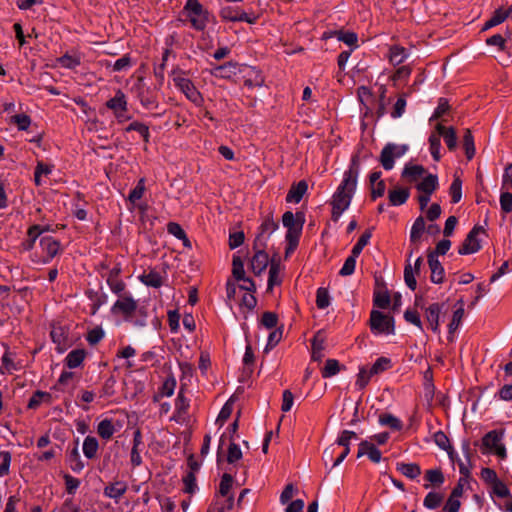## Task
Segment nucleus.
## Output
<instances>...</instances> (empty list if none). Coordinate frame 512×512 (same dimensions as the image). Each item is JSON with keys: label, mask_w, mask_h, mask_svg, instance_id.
<instances>
[{"label": "nucleus", "mask_w": 512, "mask_h": 512, "mask_svg": "<svg viewBox=\"0 0 512 512\" xmlns=\"http://www.w3.org/2000/svg\"><path fill=\"white\" fill-rule=\"evenodd\" d=\"M226 509H231L234 506V496L235 493L233 492V484L234 480L233 477L226 473Z\"/></svg>", "instance_id": "864d4df0"}, {"label": "nucleus", "mask_w": 512, "mask_h": 512, "mask_svg": "<svg viewBox=\"0 0 512 512\" xmlns=\"http://www.w3.org/2000/svg\"><path fill=\"white\" fill-rule=\"evenodd\" d=\"M261 15L260 12L254 11L251 7L245 10L239 6H226V21L255 24L260 19Z\"/></svg>", "instance_id": "0eeeda50"}, {"label": "nucleus", "mask_w": 512, "mask_h": 512, "mask_svg": "<svg viewBox=\"0 0 512 512\" xmlns=\"http://www.w3.org/2000/svg\"><path fill=\"white\" fill-rule=\"evenodd\" d=\"M301 232L302 229L300 226H298L296 229L293 228L292 230H287L285 238L292 250H295L297 247Z\"/></svg>", "instance_id": "69168bd1"}, {"label": "nucleus", "mask_w": 512, "mask_h": 512, "mask_svg": "<svg viewBox=\"0 0 512 512\" xmlns=\"http://www.w3.org/2000/svg\"><path fill=\"white\" fill-rule=\"evenodd\" d=\"M389 62L390 64H402L408 57L407 49L399 46L393 45L389 48Z\"/></svg>", "instance_id": "cd10ccee"}, {"label": "nucleus", "mask_w": 512, "mask_h": 512, "mask_svg": "<svg viewBox=\"0 0 512 512\" xmlns=\"http://www.w3.org/2000/svg\"><path fill=\"white\" fill-rule=\"evenodd\" d=\"M372 376L373 375H370V370H367L364 367L360 368L359 373L357 375L356 382H355V386L359 390L364 389L368 385Z\"/></svg>", "instance_id": "052dcab7"}, {"label": "nucleus", "mask_w": 512, "mask_h": 512, "mask_svg": "<svg viewBox=\"0 0 512 512\" xmlns=\"http://www.w3.org/2000/svg\"><path fill=\"white\" fill-rule=\"evenodd\" d=\"M428 265L431 270V281L435 284L442 283L444 280L445 270L440 261L436 258V253L428 254Z\"/></svg>", "instance_id": "ddd939ff"}, {"label": "nucleus", "mask_w": 512, "mask_h": 512, "mask_svg": "<svg viewBox=\"0 0 512 512\" xmlns=\"http://www.w3.org/2000/svg\"><path fill=\"white\" fill-rule=\"evenodd\" d=\"M481 232H484L483 227L474 226L459 247L458 253L460 255H469L478 252L481 249L480 240L478 239V235Z\"/></svg>", "instance_id": "6e6552de"}, {"label": "nucleus", "mask_w": 512, "mask_h": 512, "mask_svg": "<svg viewBox=\"0 0 512 512\" xmlns=\"http://www.w3.org/2000/svg\"><path fill=\"white\" fill-rule=\"evenodd\" d=\"M243 457L242 450L238 444L235 443V438L230 436V443L226 450V463L235 464Z\"/></svg>", "instance_id": "393cba45"}, {"label": "nucleus", "mask_w": 512, "mask_h": 512, "mask_svg": "<svg viewBox=\"0 0 512 512\" xmlns=\"http://www.w3.org/2000/svg\"><path fill=\"white\" fill-rule=\"evenodd\" d=\"M103 337V329L100 326H97L88 332L86 339L90 345H96L102 340Z\"/></svg>", "instance_id": "774afa93"}, {"label": "nucleus", "mask_w": 512, "mask_h": 512, "mask_svg": "<svg viewBox=\"0 0 512 512\" xmlns=\"http://www.w3.org/2000/svg\"><path fill=\"white\" fill-rule=\"evenodd\" d=\"M281 284V278H280V267L276 263H272L269 268V275H268V289H272L276 285Z\"/></svg>", "instance_id": "8fccbe9b"}, {"label": "nucleus", "mask_w": 512, "mask_h": 512, "mask_svg": "<svg viewBox=\"0 0 512 512\" xmlns=\"http://www.w3.org/2000/svg\"><path fill=\"white\" fill-rule=\"evenodd\" d=\"M11 122L16 124L19 130H27L31 124V118L27 114H16L11 117Z\"/></svg>", "instance_id": "e2e57ef3"}, {"label": "nucleus", "mask_w": 512, "mask_h": 512, "mask_svg": "<svg viewBox=\"0 0 512 512\" xmlns=\"http://www.w3.org/2000/svg\"><path fill=\"white\" fill-rule=\"evenodd\" d=\"M307 189H308V184L305 180H301L299 181L297 184L293 185L287 196H286V201L287 202H293V203H299L304 194L307 192Z\"/></svg>", "instance_id": "412c9836"}, {"label": "nucleus", "mask_w": 512, "mask_h": 512, "mask_svg": "<svg viewBox=\"0 0 512 512\" xmlns=\"http://www.w3.org/2000/svg\"><path fill=\"white\" fill-rule=\"evenodd\" d=\"M436 130L440 133V136L443 138L446 146L450 151H453L457 147V136L456 131L453 127H445L442 124L436 125Z\"/></svg>", "instance_id": "f3484780"}, {"label": "nucleus", "mask_w": 512, "mask_h": 512, "mask_svg": "<svg viewBox=\"0 0 512 512\" xmlns=\"http://www.w3.org/2000/svg\"><path fill=\"white\" fill-rule=\"evenodd\" d=\"M449 195L451 196V202L453 204L460 202L462 198V180L457 175L454 176V179L450 185Z\"/></svg>", "instance_id": "a19ab883"}, {"label": "nucleus", "mask_w": 512, "mask_h": 512, "mask_svg": "<svg viewBox=\"0 0 512 512\" xmlns=\"http://www.w3.org/2000/svg\"><path fill=\"white\" fill-rule=\"evenodd\" d=\"M340 371L339 362L335 359H328L322 369V377L330 378Z\"/></svg>", "instance_id": "3c124183"}, {"label": "nucleus", "mask_w": 512, "mask_h": 512, "mask_svg": "<svg viewBox=\"0 0 512 512\" xmlns=\"http://www.w3.org/2000/svg\"><path fill=\"white\" fill-rule=\"evenodd\" d=\"M245 241V234L243 230L232 228L229 231V247L236 249L240 247Z\"/></svg>", "instance_id": "c03bdc74"}, {"label": "nucleus", "mask_w": 512, "mask_h": 512, "mask_svg": "<svg viewBox=\"0 0 512 512\" xmlns=\"http://www.w3.org/2000/svg\"><path fill=\"white\" fill-rule=\"evenodd\" d=\"M145 191V178H140L136 187L130 192L128 196V200L131 203H135L137 200H140Z\"/></svg>", "instance_id": "bf43d9fd"}, {"label": "nucleus", "mask_w": 512, "mask_h": 512, "mask_svg": "<svg viewBox=\"0 0 512 512\" xmlns=\"http://www.w3.org/2000/svg\"><path fill=\"white\" fill-rule=\"evenodd\" d=\"M324 341L315 336L312 341V359L320 361L323 357Z\"/></svg>", "instance_id": "680f3d73"}, {"label": "nucleus", "mask_w": 512, "mask_h": 512, "mask_svg": "<svg viewBox=\"0 0 512 512\" xmlns=\"http://www.w3.org/2000/svg\"><path fill=\"white\" fill-rule=\"evenodd\" d=\"M397 470L409 479H416L421 474V468L416 463H397Z\"/></svg>", "instance_id": "7c9ffc66"}, {"label": "nucleus", "mask_w": 512, "mask_h": 512, "mask_svg": "<svg viewBox=\"0 0 512 512\" xmlns=\"http://www.w3.org/2000/svg\"><path fill=\"white\" fill-rule=\"evenodd\" d=\"M440 313L441 305L439 303H432L426 309V319L434 332L438 331Z\"/></svg>", "instance_id": "5701e85b"}, {"label": "nucleus", "mask_w": 512, "mask_h": 512, "mask_svg": "<svg viewBox=\"0 0 512 512\" xmlns=\"http://www.w3.org/2000/svg\"><path fill=\"white\" fill-rule=\"evenodd\" d=\"M232 275L234 279H241L243 275H245L244 262L242 258L236 254H234L232 261Z\"/></svg>", "instance_id": "4d7b16f0"}, {"label": "nucleus", "mask_w": 512, "mask_h": 512, "mask_svg": "<svg viewBox=\"0 0 512 512\" xmlns=\"http://www.w3.org/2000/svg\"><path fill=\"white\" fill-rule=\"evenodd\" d=\"M139 279L145 285L153 287V288H159L163 284L162 276L157 271H154V270H151L147 274H142L139 277Z\"/></svg>", "instance_id": "72a5a7b5"}, {"label": "nucleus", "mask_w": 512, "mask_h": 512, "mask_svg": "<svg viewBox=\"0 0 512 512\" xmlns=\"http://www.w3.org/2000/svg\"><path fill=\"white\" fill-rule=\"evenodd\" d=\"M491 498L503 512H512V494L508 486L501 480L491 486Z\"/></svg>", "instance_id": "423d86ee"}, {"label": "nucleus", "mask_w": 512, "mask_h": 512, "mask_svg": "<svg viewBox=\"0 0 512 512\" xmlns=\"http://www.w3.org/2000/svg\"><path fill=\"white\" fill-rule=\"evenodd\" d=\"M269 256L260 248L251 259V269L255 275H260L268 266Z\"/></svg>", "instance_id": "dca6fc26"}, {"label": "nucleus", "mask_w": 512, "mask_h": 512, "mask_svg": "<svg viewBox=\"0 0 512 512\" xmlns=\"http://www.w3.org/2000/svg\"><path fill=\"white\" fill-rule=\"evenodd\" d=\"M391 302L390 294L387 290H379L374 292L373 304L379 309H386Z\"/></svg>", "instance_id": "ea45409f"}, {"label": "nucleus", "mask_w": 512, "mask_h": 512, "mask_svg": "<svg viewBox=\"0 0 512 512\" xmlns=\"http://www.w3.org/2000/svg\"><path fill=\"white\" fill-rule=\"evenodd\" d=\"M188 409L189 401L184 397V388L181 387L175 403V413L171 420L181 424L188 423L190 420Z\"/></svg>", "instance_id": "9d476101"}, {"label": "nucleus", "mask_w": 512, "mask_h": 512, "mask_svg": "<svg viewBox=\"0 0 512 512\" xmlns=\"http://www.w3.org/2000/svg\"><path fill=\"white\" fill-rule=\"evenodd\" d=\"M249 72L245 75V85L248 87H262L264 85V77L257 70V66H248Z\"/></svg>", "instance_id": "a878e982"}, {"label": "nucleus", "mask_w": 512, "mask_h": 512, "mask_svg": "<svg viewBox=\"0 0 512 512\" xmlns=\"http://www.w3.org/2000/svg\"><path fill=\"white\" fill-rule=\"evenodd\" d=\"M409 190L407 188H398L389 191V201L392 206H400L406 203L409 198Z\"/></svg>", "instance_id": "c85d7f7f"}, {"label": "nucleus", "mask_w": 512, "mask_h": 512, "mask_svg": "<svg viewBox=\"0 0 512 512\" xmlns=\"http://www.w3.org/2000/svg\"><path fill=\"white\" fill-rule=\"evenodd\" d=\"M358 257L352 253L346 258L343 266L341 267L339 274L341 276H350L354 273L356 267V259Z\"/></svg>", "instance_id": "5fc2aeb1"}, {"label": "nucleus", "mask_w": 512, "mask_h": 512, "mask_svg": "<svg viewBox=\"0 0 512 512\" xmlns=\"http://www.w3.org/2000/svg\"><path fill=\"white\" fill-rule=\"evenodd\" d=\"M417 273L412 268V265L408 263L404 268V281L408 288L414 291L417 287L416 276Z\"/></svg>", "instance_id": "603ef678"}, {"label": "nucleus", "mask_w": 512, "mask_h": 512, "mask_svg": "<svg viewBox=\"0 0 512 512\" xmlns=\"http://www.w3.org/2000/svg\"><path fill=\"white\" fill-rule=\"evenodd\" d=\"M40 244L43 247V250L46 251L49 259L55 257L59 252L60 243L52 237H43Z\"/></svg>", "instance_id": "c9c22d12"}, {"label": "nucleus", "mask_w": 512, "mask_h": 512, "mask_svg": "<svg viewBox=\"0 0 512 512\" xmlns=\"http://www.w3.org/2000/svg\"><path fill=\"white\" fill-rule=\"evenodd\" d=\"M463 316H464V303L462 300H459L456 304V309L453 312L451 322L449 323V326H448L450 334L458 329Z\"/></svg>", "instance_id": "f704fd0d"}, {"label": "nucleus", "mask_w": 512, "mask_h": 512, "mask_svg": "<svg viewBox=\"0 0 512 512\" xmlns=\"http://www.w3.org/2000/svg\"><path fill=\"white\" fill-rule=\"evenodd\" d=\"M406 105H407V102H406L405 95H402L395 102L393 111L391 112V117L393 119L400 118L405 113Z\"/></svg>", "instance_id": "0e129e2a"}, {"label": "nucleus", "mask_w": 512, "mask_h": 512, "mask_svg": "<svg viewBox=\"0 0 512 512\" xmlns=\"http://www.w3.org/2000/svg\"><path fill=\"white\" fill-rule=\"evenodd\" d=\"M424 231L425 220L422 216H419L415 219L410 230V242L412 245H415V249H417V243L420 241Z\"/></svg>", "instance_id": "b1692460"}, {"label": "nucleus", "mask_w": 512, "mask_h": 512, "mask_svg": "<svg viewBox=\"0 0 512 512\" xmlns=\"http://www.w3.org/2000/svg\"><path fill=\"white\" fill-rule=\"evenodd\" d=\"M359 174L360 159L358 155H353L347 170L343 173L341 183L331 197V219L334 222H337L342 214L349 208L357 189Z\"/></svg>", "instance_id": "f257e3e1"}, {"label": "nucleus", "mask_w": 512, "mask_h": 512, "mask_svg": "<svg viewBox=\"0 0 512 512\" xmlns=\"http://www.w3.org/2000/svg\"><path fill=\"white\" fill-rule=\"evenodd\" d=\"M500 207L506 214L512 211V193L509 190L501 192Z\"/></svg>", "instance_id": "338daca9"}, {"label": "nucleus", "mask_w": 512, "mask_h": 512, "mask_svg": "<svg viewBox=\"0 0 512 512\" xmlns=\"http://www.w3.org/2000/svg\"><path fill=\"white\" fill-rule=\"evenodd\" d=\"M364 455H367L374 463H379L382 459L381 451L374 444L366 440L360 442L357 457L360 458Z\"/></svg>", "instance_id": "4468645a"}, {"label": "nucleus", "mask_w": 512, "mask_h": 512, "mask_svg": "<svg viewBox=\"0 0 512 512\" xmlns=\"http://www.w3.org/2000/svg\"><path fill=\"white\" fill-rule=\"evenodd\" d=\"M379 424L382 426H388L396 431L401 430L403 426L401 420L390 413L381 414L379 416Z\"/></svg>", "instance_id": "58836bf2"}, {"label": "nucleus", "mask_w": 512, "mask_h": 512, "mask_svg": "<svg viewBox=\"0 0 512 512\" xmlns=\"http://www.w3.org/2000/svg\"><path fill=\"white\" fill-rule=\"evenodd\" d=\"M305 222V214L303 212H296L295 214L291 211H286L282 216V223L287 230L296 229L298 226L303 229Z\"/></svg>", "instance_id": "2eb2a0df"}, {"label": "nucleus", "mask_w": 512, "mask_h": 512, "mask_svg": "<svg viewBox=\"0 0 512 512\" xmlns=\"http://www.w3.org/2000/svg\"><path fill=\"white\" fill-rule=\"evenodd\" d=\"M425 172L426 170L422 165L406 164L402 171V177L408 178L410 181H415L417 178L423 176Z\"/></svg>", "instance_id": "473e14b6"}, {"label": "nucleus", "mask_w": 512, "mask_h": 512, "mask_svg": "<svg viewBox=\"0 0 512 512\" xmlns=\"http://www.w3.org/2000/svg\"><path fill=\"white\" fill-rule=\"evenodd\" d=\"M68 462H69L70 468L74 472H80L84 468V463L82 462V460L80 458V453H79L77 444L70 451V453L68 455Z\"/></svg>", "instance_id": "79ce46f5"}, {"label": "nucleus", "mask_w": 512, "mask_h": 512, "mask_svg": "<svg viewBox=\"0 0 512 512\" xmlns=\"http://www.w3.org/2000/svg\"><path fill=\"white\" fill-rule=\"evenodd\" d=\"M278 228V223L275 222L271 217L264 219L255 238V248H265L268 239Z\"/></svg>", "instance_id": "1a4fd4ad"}, {"label": "nucleus", "mask_w": 512, "mask_h": 512, "mask_svg": "<svg viewBox=\"0 0 512 512\" xmlns=\"http://www.w3.org/2000/svg\"><path fill=\"white\" fill-rule=\"evenodd\" d=\"M174 82L177 87H179L187 96L188 99L192 101H196L199 93L196 91L193 83L184 77H175Z\"/></svg>", "instance_id": "4be33fe9"}, {"label": "nucleus", "mask_w": 512, "mask_h": 512, "mask_svg": "<svg viewBox=\"0 0 512 512\" xmlns=\"http://www.w3.org/2000/svg\"><path fill=\"white\" fill-rule=\"evenodd\" d=\"M408 150L407 144L387 143L380 153L379 162L386 171H390L394 168L395 160L404 156Z\"/></svg>", "instance_id": "20e7f679"}, {"label": "nucleus", "mask_w": 512, "mask_h": 512, "mask_svg": "<svg viewBox=\"0 0 512 512\" xmlns=\"http://www.w3.org/2000/svg\"><path fill=\"white\" fill-rule=\"evenodd\" d=\"M439 187L438 176L435 174L426 175L416 188L421 193L433 194Z\"/></svg>", "instance_id": "aec40b11"}, {"label": "nucleus", "mask_w": 512, "mask_h": 512, "mask_svg": "<svg viewBox=\"0 0 512 512\" xmlns=\"http://www.w3.org/2000/svg\"><path fill=\"white\" fill-rule=\"evenodd\" d=\"M106 106L114 111L116 117H122L123 112L127 109V102L124 93L119 90L115 97L107 101Z\"/></svg>", "instance_id": "a211bd4d"}, {"label": "nucleus", "mask_w": 512, "mask_h": 512, "mask_svg": "<svg viewBox=\"0 0 512 512\" xmlns=\"http://www.w3.org/2000/svg\"><path fill=\"white\" fill-rule=\"evenodd\" d=\"M353 439H357V434L354 431L343 430L335 443L344 449L350 448V443Z\"/></svg>", "instance_id": "6e6d98bb"}, {"label": "nucleus", "mask_w": 512, "mask_h": 512, "mask_svg": "<svg viewBox=\"0 0 512 512\" xmlns=\"http://www.w3.org/2000/svg\"><path fill=\"white\" fill-rule=\"evenodd\" d=\"M127 489L128 485L126 482L115 481L104 488V495L118 502V500L126 493Z\"/></svg>", "instance_id": "6ab92c4d"}, {"label": "nucleus", "mask_w": 512, "mask_h": 512, "mask_svg": "<svg viewBox=\"0 0 512 512\" xmlns=\"http://www.w3.org/2000/svg\"><path fill=\"white\" fill-rule=\"evenodd\" d=\"M137 309V302L131 297L127 296L121 300H117L112 307L114 314L121 313L125 317H130L134 314Z\"/></svg>", "instance_id": "f8f14e48"}, {"label": "nucleus", "mask_w": 512, "mask_h": 512, "mask_svg": "<svg viewBox=\"0 0 512 512\" xmlns=\"http://www.w3.org/2000/svg\"><path fill=\"white\" fill-rule=\"evenodd\" d=\"M392 368V361L388 357H379L370 368V375H378Z\"/></svg>", "instance_id": "4c0bfd02"}, {"label": "nucleus", "mask_w": 512, "mask_h": 512, "mask_svg": "<svg viewBox=\"0 0 512 512\" xmlns=\"http://www.w3.org/2000/svg\"><path fill=\"white\" fill-rule=\"evenodd\" d=\"M441 136L440 133L436 130L435 132L431 133L429 136L428 142H429V151L432 156V158L435 161H439L441 159Z\"/></svg>", "instance_id": "bb28decb"}, {"label": "nucleus", "mask_w": 512, "mask_h": 512, "mask_svg": "<svg viewBox=\"0 0 512 512\" xmlns=\"http://www.w3.org/2000/svg\"><path fill=\"white\" fill-rule=\"evenodd\" d=\"M183 11L195 29L203 30L205 28L208 12L204 11L203 6L198 0H187Z\"/></svg>", "instance_id": "39448f33"}, {"label": "nucleus", "mask_w": 512, "mask_h": 512, "mask_svg": "<svg viewBox=\"0 0 512 512\" xmlns=\"http://www.w3.org/2000/svg\"><path fill=\"white\" fill-rule=\"evenodd\" d=\"M85 357L86 351L84 349H75L68 353L65 363L68 368L73 369L80 366Z\"/></svg>", "instance_id": "c756f323"}, {"label": "nucleus", "mask_w": 512, "mask_h": 512, "mask_svg": "<svg viewBox=\"0 0 512 512\" xmlns=\"http://www.w3.org/2000/svg\"><path fill=\"white\" fill-rule=\"evenodd\" d=\"M425 479L429 483V484L424 485V487L426 489H428L430 485L437 486V487L441 486L445 481L444 475L440 468L427 470L425 473Z\"/></svg>", "instance_id": "2f4dec72"}, {"label": "nucleus", "mask_w": 512, "mask_h": 512, "mask_svg": "<svg viewBox=\"0 0 512 512\" xmlns=\"http://www.w3.org/2000/svg\"><path fill=\"white\" fill-rule=\"evenodd\" d=\"M369 326L375 336H389L395 333L394 318L379 310L371 311Z\"/></svg>", "instance_id": "f03ea898"}, {"label": "nucleus", "mask_w": 512, "mask_h": 512, "mask_svg": "<svg viewBox=\"0 0 512 512\" xmlns=\"http://www.w3.org/2000/svg\"><path fill=\"white\" fill-rule=\"evenodd\" d=\"M433 440L440 449L449 453V450L451 449L450 441L443 431L435 432L433 435Z\"/></svg>", "instance_id": "13d9d810"}, {"label": "nucleus", "mask_w": 512, "mask_h": 512, "mask_svg": "<svg viewBox=\"0 0 512 512\" xmlns=\"http://www.w3.org/2000/svg\"><path fill=\"white\" fill-rule=\"evenodd\" d=\"M330 295L327 288L320 287L316 292V305L319 309H326L330 305Z\"/></svg>", "instance_id": "09e8293b"}, {"label": "nucleus", "mask_w": 512, "mask_h": 512, "mask_svg": "<svg viewBox=\"0 0 512 512\" xmlns=\"http://www.w3.org/2000/svg\"><path fill=\"white\" fill-rule=\"evenodd\" d=\"M372 237L371 230H366L358 239L356 244L353 246L351 253L355 256H359L363 251L364 247L369 243V240Z\"/></svg>", "instance_id": "de8ad7c7"}, {"label": "nucleus", "mask_w": 512, "mask_h": 512, "mask_svg": "<svg viewBox=\"0 0 512 512\" xmlns=\"http://www.w3.org/2000/svg\"><path fill=\"white\" fill-rule=\"evenodd\" d=\"M98 440L93 436H87L83 443V452L88 459L96 457L98 451Z\"/></svg>", "instance_id": "e433bc0d"}, {"label": "nucleus", "mask_w": 512, "mask_h": 512, "mask_svg": "<svg viewBox=\"0 0 512 512\" xmlns=\"http://www.w3.org/2000/svg\"><path fill=\"white\" fill-rule=\"evenodd\" d=\"M323 39L336 38L338 41H341L348 45L351 48L358 47V34L345 29L326 31L322 35Z\"/></svg>", "instance_id": "9b49d317"}, {"label": "nucleus", "mask_w": 512, "mask_h": 512, "mask_svg": "<svg viewBox=\"0 0 512 512\" xmlns=\"http://www.w3.org/2000/svg\"><path fill=\"white\" fill-rule=\"evenodd\" d=\"M97 432L101 438L106 439V440L110 439L115 432V428L113 426L112 420H109V419L102 420L98 424Z\"/></svg>", "instance_id": "a18cd8bd"}, {"label": "nucleus", "mask_w": 512, "mask_h": 512, "mask_svg": "<svg viewBox=\"0 0 512 512\" xmlns=\"http://www.w3.org/2000/svg\"><path fill=\"white\" fill-rule=\"evenodd\" d=\"M442 501L443 495L441 493L431 491L425 496L423 505L425 508L433 510L438 508Z\"/></svg>", "instance_id": "37998d69"}, {"label": "nucleus", "mask_w": 512, "mask_h": 512, "mask_svg": "<svg viewBox=\"0 0 512 512\" xmlns=\"http://www.w3.org/2000/svg\"><path fill=\"white\" fill-rule=\"evenodd\" d=\"M504 436V429H494L487 432L482 438L483 453H494L499 458L505 459L507 456V451L503 443Z\"/></svg>", "instance_id": "7ed1b4c3"}, {"label": "nucleus", "mask_w": 512, "mask_h": 512, "mask_svg": "<svg viewBox=\"0 0 512 512\" xmlns=\"http://www.w3.org/2000/svg\"><path fill=\"white\" fill-rule=\"evenodd\" d=\"M463 147L465 149L467 159L471 160L475 155V145L473 135L469 129L465 130L463 136Z\"/></svg>", "instance_id": "49530a36"}]
</instances>
